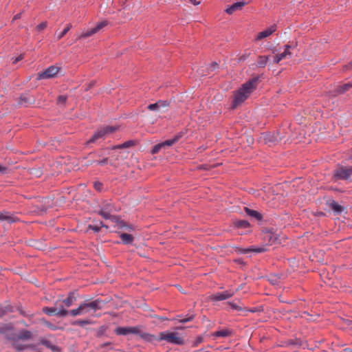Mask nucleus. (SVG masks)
<instances>
[{"instance_id":"47","label":"nucleus","mask_w":352,"mask_h":352,"mask_svg":"<svg viewBox=\"0 0 352 352\" xmlns=\"http://www.w3.org/2000/svg\"><path fill=\"white\" fill-rule=\"evenodd\" d=\"M58 308H64L63 303H62L61 300H57L55 302V306Z\"/></svg>"},{"instance_id":"57","label":"nucleus","mask_w":352,"mask_h":352,"mask_svg":"<svg viewBox=\"0 0 352 352\" xmlns=\"http://www.w3.org/2000/svg\"><path fill=\"white\" fill-rule=\"evenodd\" d=\"M177 329H183V327H177Z\"/></svg>"},{"instance_id":"56","label":"nucleus","mask_w":352,"mask_h":352,"mask_svg":"<svg viewBox=\"0 0 352 352\" xmlns=\"http://www.w3.org/2000/svg\"><path fill=\"white\" fill-rule=\"evenodd\" d=\"M349 69H352V60L346 65Z\"/></svg>"},{"instance_id":"8","label":"nucleus","mask_w":352,"mask_h":352,"mask_svg":"<svg viewBox=\"0 0 352 352\" xmlns=\"http://www.w3.org/2000/svg\"><path fill=\"white\" fill-rule=\"evenodd\" d=\"M60 68L56 66H50L47 68L45 71L38 74V79H48L54 78L56 76L59 72Z\"/></svg>"},{"instance_id":"43","label":"nucleus","mask_w":352,"mask_h":352,"mask_svg":"<svg viewBox=\"0 0 352 352\" xmlns=\"http://www.w3.org/2000/svg\"><path fill=\"white\" fill-rule=\"evenodd\" d=\"M47 27V22H42L36 26L38 31H41Z\"/></svg>"},{"instance_id":"6","label":"nucleus","mask_w":352,"mask_h":352,"mask_svg":"<svg viewBox=\"0 0 352 352\" xmlns=\"http://www.w3.org/2000/svg\"><path fill=\"white\" fill-rule=\"evenodd\" d=\"M113 211V206L110 203L103 204L98 214L105 219H111L112 221H117V217L113 216L111 213Z\"/></svg>"},{"instance_id":"18","label":"nucleus","mask_w":352,"mask_h":352,"mask_svg":"<svg viewBox=\"0 0 352 352\" xmlns=\"http://www.w3.org/2000/svg\"><path fill=\"white\" fill-rule=\"evenodd\" d=\"M40 344L46 346L47 349H50L52 352H58V348L54 345L50 341L46 339H41L40 340Z\"/></svg>"},{"instance_id":"28","label":"nucleus","mask_w":352,"mask_h":352,"mask_svg":"<svg viewBox=\"0 0 352 352\" xmlns=\"http://www.w3.org/2000/svg\"><path fill=\"white\" fill-rule=\"evenodd\" d=\"M107 25V21H103L98 23L94 28H93V32L95 33L98 32L100 30L104 28Z\"/></svg>"},{"instance_id":"24","label":"nucleus","mask_w":352,"mask_h":352,"mask_svg":"<svg viewBox=\"0 0 352 352\" xmlns=\"http://www.w3.org/2000/svg\"><path fill=\"white\" fill-rule=\"evenodd\" d=\"M329 207L338 213H340L343 210V208L335 201H332L329 203Z\"/></svg>"},{"instance_id":"55","label":"nucleus","mask_w":352,"mask_h":352,"mask_svg":"<svg viewBox=\"0 0 352 352\" xmlns=\"http://www.w3.org/2000/svg\"><path fill=\"white\" fill-rule=\"evenodd\" d=\"M21 16V13L16 14V15H14L13 20H16V19H20Z\"/></svg>"},{"instance_id":"7","label":"nucleus","mask_w":352,"mask_h":352,"mask_svg":"<svg viewBox=\"0 0 352 352\" xmlns=\"http://www.w3.org/2000/svg\"><path fill=\"white\" fill-rule=\"evenodd\" d=\"M43 311L49 316H57L59 317H65L69 314V311L65 308H58L56 307H44Z\"/></svg>"},{"instance_id":"13","label":"nucleus","mask_w":352,"mask_h":352,"mask_svg":"<svg viewBox=\"0 0 352 352\" xmlns=\"http://www.w3.org/2000/svg\"><path fill=\"white\" fill-rule=\"evenodd\" d=\"M276 30V25H273L268 28L267 29L259 32L256 38V40H261L263 38H267L270 36L272 33H274Z\"/></svg>"},{"instance_id":"41","label":"nucleus","mask_w":352,"mask_h":352,"mask_svg":"<svg viewBox=\"0 0 352 352\" xmlns=\"http://www.w3.org/2000/svg\"><path fill=\"white\" fill-rule=\"evenodd\" d=\"M250 251H251L250 248L243 249V248H241L239 247L236 248V252L239 254H246V253L250 252Z\"/></svg>"},{"instance_id":"53","label":"nucleus","mask_w":352,"mask_h":352,"mask_svg":"<svg viewBox=\"0 0 352 352\" xmlns=\"http://www.w3.org/2000/svg\"><path fill=\"white\" fill-rule=\"evenodd\" d=\"M190 1L195 6L200 4V1L197 0H190Z\"/></svg>"},{"instance_id":"23","label":"nucleus","mask_w":352,"mask_h":352,"mask_svg":"<svg viewBox=\"0 0 352 352\" xmlns=\"http://www.w3.org/2000/svg\"><path fill=\"white\" fill-rule=\"evenodd\" d=\"M232 331L228 329H222L214 332L212 336L215 337H228L231 335Z\"/></svg>"},{"instance_id":"31","label":"nucleus","mask_w":352,"mask_h":352,"mask_svg":"<svg viewBox=\"0 0 352 352\" xmlns=\"http://www.w3.org/2000/svg\"><path fill=\"white\" fill-rule=\"evenodd\" d=\"M12 345H13V347L17 351H21L24 350L27 347V346H25V345L19 344L17 340L14 341Z\"/></svg>"},{"instance_id":"29","label":"nucleus","mask_w":352,"mask_h":352,"mask_svg":"<svg viewBox=\"0 0 352 352\" xmlns=\"http://www.w3.org/2000/svg\"><path fill=\"white\" fill-rule=\"evenodd\" d=\"M235 226L237 228H248L250 226V223L246 220H239V221H237L235 222Z\"/></svg>"},{"instance_id":"48","label":"nucleus","mask_w":352,"mask_h":352,"mask_svg":"<svg viewBox=\"0 0 352 352\" xmlns=\"http://www.w3.org/2000/svg\"><path fill=\"white\" fill-rule=\"evenodd\" d=\"M193 318V316H190V317H188V318H182L179 320L180 322L182 323H186L188 321H190L192 320Z\"/></svg>"},{"instance_id":"36","label":"nucleus","mask_w":352,"mask_h":352,"mask_svg":"<svg viewBox=\"0 0 352 352\" xmlns=\"http://www.w3.org/2000/svg\"><path fill=\"white\" fill-rule=\"evenodd\" d=\"M132 145H133V141H127V142H125L124 143H123L122 144H119V145L116 146V148H124L130 147Z\"/></svg>"},{"instance_id":"19","label":"nucleus","mask_w":352,"mask_h":352,"mask_svg":"<svg viewBox=\"0 0 352 352\" xmlns=\"http://www.w3.org/2000/svg\"><path fill=\"white\" fill-rule=\"evenodd\" d=\"M120 239L124 244L128 245L132 243L133 236L130 234L122 233L120 234Z\"/></svg>"},{"instance_id":"32","label":"nucleus","mask_w":352,"mask_h":352,"mask_svg":"<svg viewBox=\"0 0 352 352\" xmlns=\"http://www.w3.org/2000/svg\"><path fill=\"white\" fill-rule=\"evenodd\" d=\"M160 109V112L164 111V109H166L169 106V103L166 100H159L157 102Z\"/></svg>"},{"instance_id":"9","label":"nucleus","mask_w":352,"mask_h":352,"mask_svg":"<svg viewBox=\"0 0 352 352\" xmlns=\"http://www.w3.org/2000/svg\"><path fill=\"white\" fill-rule=\"evenodd\" d=\"M294 48L290 45H285L284 46V51L283 52L276 54L274 57V62L276 64L279 63L283 59L290 58L292 56L291 50Z\"/></svg>"},{"instance_id":"20","label":"nucleus","mask_w":352,"mask_h":352,"mask_svg":"<svg viewBox=\"0 0 352 352\" xmlns=\"http://www.w3.org/2000/svg\"><path fill=\"white\" fill-rule=\"evenodd\" d=\"M245 211L247 213V214H248L250 217H254L256 219L260 220L262 219V215L256 210H252V209H250V208L245 207Z\"/></svg>"},{"instance_id":"3","label":"nucleus","mask_w":352,"mask_h":352,"mask_svg":"<svg viewBox=\"0 0 352 352\" xmlns=\"http://www.w3.org/2000/svg\"><path fill=\"white\" fill-rule=\"evenodd\" d=\"M158 340H166L167 342L173 344L182 345L184 340L177 332L164 331L160 333Z\"/></svg>"},{"instance_id":"35","label":"nucleus","mask_w":352,"mask_h":352,"mask_svg":"<svg viewBox=\"0 0 352 352\" xmlns=\"http://www.w3.org/2000/svg\"><path fill=\"white\" fill-rule=\"evenodd\" d=\"M103 226L102 222H100L99 225H89L88 228L94 230L96 232H98L100 230L101 227Z\"/></svg>"},{"instance_id":"39","label":"nucleus","mask_w":352,"mask_h":352,"mask_svg":"<svg viewBox=\"0 0 352 352\" xmlns=\"http://www.w3.org/2000/svg\"><path fill=\"white\" fill-rule=\"evenodd\" d=\"M73 324L80 327H83L86 324H89V321L88 320H78L74 322Z\"/></svg>"},{"instance_id":"12","label":"nucleus","mask_w":352,"mask_h":352,"mask_svg":"<svg viewBox=\"0 0 352 352\" xmlns=\"http://www.w3.org/2000/svg\"><path fill=\"white\" fill-rule=\"evenodd\" d=\"M19 221V219L12 213L8 211H0V221H6L12 223Z\"/></svg>"},{"instance_id":"52","label":"nucleus","mask_w":352,"mask_h":352,"mask_svg":"<svg viewBox=\"0 0 352 352\" xmlns=\"http://www.w3.org/2000/svg\"><path fill=\"white\" fill-rule=\"evenodd\" d=\"M8 168L3 166L0 165V173L4 174L7 172Z\"/></svg>"},{"instance_id":"30","label":"nucleus","mask_w":352,"mask_h":352,"mask_svg":"<svg viewBox=\"0 0 352 352\" xmlns=\"http://www.w3.org/2000/svg\"><path fill=\"white\" fill-rule=\"evenodd\" d=\"M72 28L71 24H67V26L65 28V29L60 32L58 34H57V39L60 40Z\"/></svg>"},{"instance_id":"17","label":"nucleus","mask_w":352,"mask_h":352,"mask_svg":"<svg viewBox=\"0 0 352 352\" xmlns=\"http://www.w3.org/2000/svg\"><path fill=\"white\" fill-rule=\"evenodd\" d=\"M34 98L31 97L28 94H22L19 98V104L21 105L27 106L34 103Z\"/></svg>"},{"instance_id":"10","label":"nucleus","mask_w":352,"mask_h":352,"mask_svg":"<svg viewBox=\"0 0 352 352\" xmlns=\"http://www.w3.org/2000/svg\"><path fill=\"white\" fill-rule=\"evenodd\" d=\"M234 292L232 290H227L223 292H217L210 296V299L212 301H221L232 297Z\"/></svg>"},{"instance_id":"34","label":"nucleus","mask_w":352,"mask_h":352,"mask_svg":"<svg viewBox=\"0 0 352 352\" xmlns=\"http://www.w3.org/2000/svg\"><path fill=\"white\" fill-rule=\"evenodd\" d=\"M177 140H178L177 138H175L173 139L167 140L164 141V142H162L163 144V147L164 148L166 146H172L173 144H175L177 141Z\"/></svg>"},{"instance_id":"21","label":"nucleus","mask_w":352,"mask_h":352,"mask_svg":"<svg viewBox=\"0 0 352 352\" xmlns=\"http://www.w3.org/2000/svg\"><path fill=\"white\" fill-rule=\"evenodd\" d=\"M14 311V309L10 305L0 306V317L6 316L8 313Z\"/></svg>"},{"instance_id":"44","label":"nucleus","mask_w":352,"mask_h":352,"mask_svg":"<svg viewBox=\"0 0 352 352\" xmlns=\"http://www.w3.org/2000/svg\"><path fill=\"white\" fill-rule=\"evenodd\" d=\"M94 186L96 190L100 191L102 189V184L99 182H96L94 184Z\"/></svg>"},{"instance_id":"26","label":"nucleus","mask_w":352,"mask_h":352,"mask_svg":"<svg viewBox=\"0 0 352 352\" xmlns=\"http://www.w3.org/2000/svg\"><path fill=\"white\" fill-rule=\"evenodd\" d=\"M266 142H272L273 144H276L279 140H280V138L279 137V134H273V135H269L265 138Z\"/></svg>"},{"instance_id":"25","label":"nucleus","mask_w":352,"mask_h":352,"mask_svg":"<svg viewBox=\"0 0 352 352\" xmlns=\"http://www.w3.org/2000/svg\"><path fill=\"white\" fill-rule=\"evenodd\" d=\"M137 334L139 335L140 336V338H142V339H144L146 341L152 342L154 340H157L153 335H151L150 333H147L145 332H142L140 330V333H137Z\"/></svg>"},{"instance_id":"1","label":"nucleus","mask_w":352,"mask_h":352,"mask_svg":"<svg viewBox=\"0 0 352 352\" xmlns=\"http://www.w3.org/2000/svg\"><path fill=\"white\" fill-rule=\"evenodd\" d=\"M258 78L255 77L244 83L242 87L236 91L233 99V107H236L243 102L256 89L258 85Z\"/></svg>"},{"instance_id":"33","label":"nucleus","mask_w":352,"mask_h":352,"mask_svg":"<svg viewBox=\"0 0 352 352\" xmlns=\"http://www.w3.org/2000/svg\"><path fill=\"white\" fill-rule=\"evenodd\" d=\"M94 34H96V33H95V32H93V28H91L85 32H83L79 36V38H85L87 37L92 36Z\"/></svg>"},{"instance_id":"42","label":"nucleus","mask_w":352,"mask_h":352,"mask_svg":"<svg viewBox=\"0 0 352 352\" xmlns=\"http://www.w3.org/2000/svg\"><path fill=\"white\" fill-rule=\"evenodd\" d=\"M67 100V96H59L57 98V103L60 104H65Z\"/></svg>"},{"instance_id":"14","label":"nucleus","mask_w":352,"mask_h":352,"mask_svg":"<svg viewBox=\"0 0 352 352\" xmlns=\"http://www.w3.org/2000/svg\"><path fill=\"white\" fill-rule=\"evenodd\" d=\"M76 301V295L75 292H71L68 294L66 298L61 300L62 303L66 307H70Z\"/></svg>"},{"instance_id":"49","label":"nucleus","mask_w":352,"mask_h":352,"mask_svg":"<svg viewBox=\"0 0 352 352\" xmlns=\"http://www.w3.org/2000/svg\"><path fill=\"white\" fill-rule=\"evenodd\" d=\"M229 305H230V307L234 309H236V310H241V308L239 307L235 303H233V302H229Z\"/></svg>"},{"instance_id":"2","label":"nucleus","mask_w":352,"mask_h":352,"mask_svg":"<svg viewBox=\"0 0 352 352\" xmlns=\"http://www.w3.org/2000/svg\"><path fill=\"white\" fill-rule=\"evenodd\" d=\"M104 303L102 300L96 299L90 302H82L76 309L69 311V314L75 317L80 315L93 314L96 311L101 309Z\"/></svg>"},{"instance_id":"45","label":"nucleus","mask_w":352,"mask_h":352,"mask_svg":"<svg viewBox=\"0 0 352 352\" xmlns=\"http://www.w3.org/2000/svg\"><path fill=\"white\" fill-rule=\"evenodd\" d=\"M218 67H219V65L216 62H214L210 65V67H208V69L210 71H214Z\"/></svg>"},{"instance_id":"54","label":"nucleus","mask_w":352,"mask_h":352,"mask_svg":"<svg viewBox=\"0 0 352 352\" xmlns=\"http://www.w3.org/2000/svg\"><path fill=\"white\" fill-rule=\"evenodd\" d=\"M110 344H111V343H110V342H106V343H104V344H101V345L100 346V349H103L104 347L107 346H109V345H110Z\"/></svg>"},{"instance_id":"15","label":"nucleus","mask_w":352,"mask_h":352,"mask_svg":"<svg viewBox=\"0 0 352 352\" xmlns=\"http://www.w3.org/2000/svg\"><path fill=\"white\" fill-rule=\"evenodd\" d=\"M352 87V83H346L342 85L338 86L333 91V96H336L340 94H343Z\"/></svg>"},{"instance_id":"51","label":"nucleus","mask_w":352,"mask_h":352,"mask_svg":"<svg viewBox=\"0 0 352 352\" xmlns=\"http://www.w3.org/2000/svg\"><path fill=\"white\" fill-rule=\"evenodd\" d=\"M23 58V56L22 54L17 56L12 62L13 64H16L19 61L21 60Z\"/></svg>"},{"instance_id":"27","label":"nucleus","mask_w":352,"mask_h":352,"mask_svg":"<svg viewBox=\"0 0 352 352\" xmlns=\"http://www.w3.org/2000/svg\"><path fill=\"white\" fill-rule=\"evenodd\" d=\"M268 61V56H258L257 65L259 67H265Z\"/></svg>"},{"instance_id":"16","label":"nucleus","mask_w":352,"mask_h":352,"mask_svg":"<svg viewBox=\"0 0 352 352\" xmlns=\"http://www.w3.org/2000/svg\"><path fill=\"white\" fill-rule=\"evenodd\" d=\"M245 5V3L243 1H239V2L234 3L232 6L227 8V9L226 10V12L228 13V14H232L234 12L242 9V8Z\"/></svg>"},{"instance_id":"22","label":"nucleus","mask_w":352,"mask_h":352,"mask_svg":"<svg viewBox=\"0 0 352 352\" xmlns=\"http://www.w3.org/2000/svg\"><path fill=\"white\" fill-rule=\"evenodd\" d=\"M32 337V333L28 330L21 331L17 338L19 340H30Z\"/></svg>"},{"instance_id":"46","label":"nucleus","mask_w":352,"mask_h":352,"mask_svg":"<svg viewBox=\"0 0 352 352\" xmlns=\"http://www.w3.org/2000/svg\"><path fill=\"white\" fill-rule=\"evenodd\" d=\"M250 249H251L250 252H257V253L263 252L265 250L264 248H250Z\"/></svg>"},{"instance_id":"40","label":"nucleus","mask_w":352,"mask_h":352,"mask_svg":"<svg viewBox=\"0 0 352 352\" xmlns=\"http://www.w3.org/2000/svg\"><path fill=\"white\" fill-rule=\"evenodd\" d=\"M147 108H148V109H149L151 111H157L160 112L159 105L157 104V102H155L154 104H149Z\"/></svg>"},{"instance_id":"4","label":"nucleus","mask_w":352,"mask_h":352,"mask_svg":"<svg viewBox=\"0 0 352 352\" xmlns=\"http://www.w3.org/2000/svg\"><path fill=\"white\" fill-rule=\"evenodd\" d=\"M117 130L116 126H107L103 128L99 129L92 137L87 141V143L96 142L98 140L104 138L107 135L113 133Z\"/></svg>"},{"instance_id":"37","label":"nucleus","mask_w":352,"mask_h":352,"mask_svg":"<svg viewBox=\"0 0 352 352\" xmlns=\"http://www.w3.org/2000/svg\"><path fill=\"white\" fill-rule=\"evenodd\" d=\"M163 147L162 143L157 144L153 146L151 151L152 154L157 153Z\"/></svg>"},{"instance_id":"50","label":"nucleus","mask_w":352,"mask_h":352,"mask_svg":"<svg viewBox=\"0 0 352 352\" xmlns=\"http://www.w3.org/2000/svg\"><path fill=\"white\" fill-rule=\"evenodd\" d=\"M203 342V338L202 337H197L194 346H197L199 344Z\"/></svg>"},{"instance_id":"38","label":"nucleus","mask_w":352,"mask_h":352,"mask_svg":"<svg viewBox=\"0 0 352 352\" xmlns=\"http://www.w3.org/2000/svg\"><path fill=\"white\" fill-rule=\"evenodd\" d=\"M107 162H108V158H104L100 161H89L88 163L87 164V166L92 164L94 163H96L100 165H104L107 163Z\"/></svg>"},{"instance_id":"58","label":"nucleus","mask_w":352,"mask_h":352,"mask_svg":"<svg viewBox=\"0 0 352 352\" xmlns=\"http://www.w3.org/2000/svg\"><path fill=\"white\" fill-rule=\"evenodd\" d=\"M93 85H94V83H92V84H89V87H90L91 86H92Z\"/></svg>"},{"instance_id":"5","label":"nucleus","mask_w":352,"mask_h":352,"mask_svg":"<svg viewBox=\"0 0 352 352\" xmlns=\"http://www.w3.org/2000/svg\"><path fill=\"white\" fill-rule=\"evenodd\" d=\"M352 175V166H339L334 171L337 179H348Z\"/></svg>"},{"instance_id":"11","label":"nucleus","mask_w":352,"mask_h":352,"mask_svg":"<svg viewBox=\"0 0 352 352\" xmlns=\"http://www.w3.org/2000/svg\"><path fill=\"white\" fill-rule=\"evenodd\" d=\"M115 333L117 335H127L129 333L131 334H136L140 333V327H120L115 329Z\"/></svg>"}]
</instances>
